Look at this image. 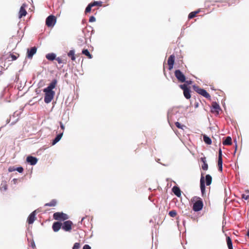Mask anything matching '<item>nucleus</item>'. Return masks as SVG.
Wrapping results in <instances>:
<instances>
[{"label": "nucleus", "mask_w": 249, "mask_h": 249, "mask_svg": "<svg viewBox=\"0 0 249 249\" xmlns=\"http://www.w3.org/2000/svg\"><path fill=\"white\" fill-rule=\"evenodd\" d=\"M57 80L53 79L47 87L44 89L43 91L45 93L44 102L46 104L50 103L53 98L55 92L53 89L55 87Z\"/></svg>", "instance_id": "nucleus-1"}, {"label": "nucleus", "mask_w": 249, "mask_h": 249, "mask_svg": "<svg viewBox=\"0 0 249 249\" xmlns=\"http://www.w3.org/2000/svg\"><path fill=\"white\" fill-rule=\"evenodd\" d=\"M193 89L195 91H196L198 94L201 95L203 97L208 98L210 99L211 96L210 94L207 92L206 90L203 89H201L199 87H198L197 86L194 85L193 86Z\"/></svg>", "instance_id": "nucleus-2"}, {"label": "nucleus", "mask_w": 249, "mask_h": 249, "mask_svg": "<svg viewBox=\"0 0 249 249\" xmlns=\"http://www.w3.org/2000/svg\"><path fill=\"white\" fill-rule=\"evenodd\" d=\"M86 30L83 29L82 31L81 35H80L77 39V44L79 46H83L87 43V39L86 37Z\"/></svg>", "instance_id": "nucleus-3"}, {"label": "nucleus", "mask_w": 249, "mask_h": 249, "mask_svg": "<svg viewBox=\"0 0 249 249\" xmlns=\"http://www.w3.org/2000/svg\"><path fill=\"white\" fill-rule=\"evenodd\" d=\"M56 21V18L53 15L49 16L46 19V25L49 27H53Z\"/></svg>", "instance_id": "nucleus-4"}, {"label": "nucleus", "mask_w": 249, "mask_h": 249, "mask_svg": "<svg viewBox=\"0 0 249 249\" xmlns=\"http://www.w3.org/2000/svg\"><path fill=\"white\" fill-rule=\"evenodd\" d=\"M203 207L202 200L200 198H198V199L194 203L193 209L195 212H198L202 209Z\"/></svg>", "instance_id": "nucleus-5"}, {"label": "nucleus", "mask_w": 249, "mask_h": 249, "mask_svg": "<svg viewBox=\"0 0 249 249\" xmlns=\"http://www.w3.org/2000/svg\"><path fill=\"white\" fill-rule=\"evenodd\" d=\"M175 75L177 79L180 82H185L186 77L184 74L179 70H177L175 71Z\"/></svg>", "instance_id": "nucleus-6"}, {"label": "nucleus", "mask_w": 249, "mask_h": 249, "mask_svg": "<svg viewBox=\"0 0 249 249\" xmlns=\"http://www.w3.org/2000/svg\"><path fill=\"white\" fill-rule=\"evenodd\" d=\"M73 223L71 220L63 221V231L70 232L72 229Z\"/></svg>", "instance_id": "nucleus-7"}, {"label": "nucleus", "mask_w": 249, "mask_h": 249, "mask_svg": "<svg viewBox=\"0 0 249 249\" xmlns=\"http://www.w3.org/2000/svg\"><path fill=\"white\" fill-rule=\"evenodd\" d=\"M62 228V223L59 221L54 222L52 225V229L54 232H57Z\"/></svg>", "instance_id": "nucleus-8"}, {"label": "nucleus", "mask_w": 249, "mask_h": 249, "mask_svg": "<svg viewBox=\"0 0 249 249\" xmlns=\"http://www.w3.org/2000/svg\"><path fill=\"white\" fill-rule=\"evenodd\" d=\"M36 210L34 211L28 216L27 221L29 224H32L36 220Z\"/></svg>", "instance_id": "nucleus-9"}, {"label": "nucleus", "mask_w": 249, "mask_h": 249, "mask_svg": "<svg viewBox=\"0 0 249 249\" xmlns=\"http://www.w3.org/2000/svg\"><path fill=\"white\" fill-rule=\"evenodd\" d=\"M37 159L32 156H28L26 158V161L31 165H35L37 162Z\"/></svg>", "instance_id": "nucleus-10"}, {"label": "nucleus", "mask_w": 249, "mask_h": 249, "mask_svg": "<svg viewBox=\"0 0 249 249\" xmlns=\"http://www.w3.org/2000/svg\"><path fill=\"white\" fill-rule=\"evenodd\" d=\"M10 58L12 59V61H14L16 60L18 58V56L13 53H10L8 57H6L5 56H2L0 57V65L2 64L4 60L6 59H9ZM0 66L2 67L1 65H0Z\"/></svg>", "instance_id": "nucleus-11"}, {"label": "nucleus", "mask_w": 249, "mask_h": 249, "mask_svg": "<svg viewBox=\"0 0 249 249\" xmlns=\"http://www.w3.org/2000/svg\"><path fill=\"white\" fill-rule=\"evenodd\" d=\"M37 48L36 47H32L30 50H27V56L28 58H32L33 56L36 53Z\"/></svg>", "instance_id": "nucleus-12"}, {"label": "nucleus", "mask_w": 249, "mask_h": 249, "mask_svg": "<svg viewBox=\"0 0 249 249\" xmlns=\"http://www.w3.org/2000/svg\"><path fill=\"white\" fill-rule=\"evenodd\" d=\"M175 57L173 54L171 55L168 58L167 63L169 66V70H171L173 68V66L175 63Z\"/></svg>", "instance_id": "nucleus-13"}, {"label": "nucleus", "mask_w": 249, "mask_h": 249, "mask_svg": "<svg viewBox=\"0 0 249 249\" xmlns=\"http://www.w3.org/2000/svg\"><path fill=\"white\" fill-rule=\"evenodd\" d=\"M25 4H23L20 8L18 15V18H21L23 16H25L27 13L25 9Z\"/></svg>", "instance_id": "nucleus-14"}, {"label": "nucleus", "mask_w": 249, "mask_h": 249, "mask_svg": "<svg viewBox=\"0 0 249 249\" xmlns=\"http://www.w3.org/2000/svg\"><path fill=\"white\" fill-rule=\"evenodd\" d=\"M200 189L201 192L202 194H203L205 193V179L203 175V174H201V177L200 178Z\"/></svg>", "instance_id": "nucleus-15"}, {"label": "nucleus", "mask_w": 249, "mask_h": 249, "mask_svg": "<svg viewBox=\"0 0 249 249\" xmlns=\"http://www.w3.org/2000/svg\"><path fill=\"white\" fill-rule=\"evenodd\" d=\"M62 137V132L59 133L52 140V145H54L57 143Z\"/></svg>", "instance_id": "nucleus-16"}, {"label": "nucleus", "mask_w": 249, "mask_h": 249, "mask_svg": "<svg viewBox=\"0 0 249 249\" xmlns=\"http://www.w3.org/2000/svg\"><path fill=\"white\" fill-rule=\"evenodd\" d=\"M172 190L174 194L178 197H180L181 196V191L178 187L175 186L172 188Z\"/></svg>", "instance_id": "nucleus-17"}, {"label": "nucleus", "mask_w": 249, "mask_h": 249, "mask_svg": "<svg viewBox=\"0 0 249 249\" xmlns=\"http://www.w3.org/2000/svg\"><path fill=\"white\" fill-rule=\"evenodd\" d=\"M220 110V107L219 105L216 102H213L212 103V112H213L214 111L217 112V113H219V110Z\"/></svg>", "instance_id": "nucleus-18"}, {"label": "nucleus", "mask_w": 249, "mask_h": 249, "mask_svg": "<svg viewBox=\"0 0 249 249\" xmlns=\"http://www.w3.org/2000/svg\"><path fill=\"white\" fill-rule=\"evenodd\" d=\"M53 218L55 220L61 221L62 220V212H56L54 213Z\"/></svg>", "instance_id": "nucleus-19"}, {"label": "nucleus", "mask_w": 249, "mask_h": 249, "mask_svg": "<svg viewBox=\"0 0 249 249\" xmlns=\"http://www.w3.org/2000/svg\"><path fill=\"white\" fill-rule=\"evenodd\" d=\"M46 58L50 61H53L56 58V54L53 53H49L46 55Z\"/></svg>", "instance_id": "nucleus-20"}, {"label": "nucleus", "mask_w": 249, "mask_h": 249, "mask_svg": "<svg viewBox=\"0 0 249 249\" xmlns=\"http://www.w3.org/2000/svg\"><path fill=\"white\" fill-rule=\"evenodd\" d=\"M68 56L71 58V60L74 61L75 60V50L74 49L70 50L68 53Z\"/></svg>", "instance_id": "nucleus-21"}, {"label": "nucleus", "mask_w": 249, "mask_h": 249, "mask_svg": "<svg viewBox=\"0 0 249 249\" xmlns=\"http://www.w3.org/2000/svg\"><path fill=\"white\" fill-rule=\"evenodd\" d=\"M231 138L230 136L227 137L225 140L223 141V144L225 145H231Z\"/></svg>", "instance_id": "nucleus-22"}, {"label": "nucleus", "mask_w": 249, "mask_h": 249, "mask_svg": "<svg viewBox=\"0 0 249 249\" xmlns=\"http://www.w3.org/2000/svg\"><path fill=\"white\" fill-rule=\"evenodd\" d=\"M57 204V200L55 199H52L50 202L44 204V207L49 206V207H53L55 206Z\"/></svg>", "instance_id": "nucleus-23"}, {"label": "nucleus", "mask_w": 249, "mask_h": 249, "mask_svg": "<svg viewBox=\"0 0 249 249\" xmlns=\"http://www.w3.org/2000/svg\"><path fill=\"white\" fill-rule=\"evenodd\" d=\"M226 241L229 249H233L232 241L229 236L226 237Z\"/></svg>", "instance_id": "nucleus-24"}, {"label": "nucleus", "mask_w": 249, "mask_h": 249, "mask_svg": "<svg viewBox=\"0 0 249 249\" xmlns=\"http://www.w3.org/2000/svg\"><path fill=\"white\" fill-rule=\"evenodd\" d=\"M190 92H191V90H190V89H186L185 90H184L183 91L184 96L186 99H189L191 98Z\"/></svg>", "instance_id": "nucleus-25"}, {"label": "nucleus", "mask_w": 249, "mask_h": 249, "mask_svg": "<svg viewBox=\"0 0 249 249\" xmlns=\"http://www.w3.org/2000/svg\"><path fill=\"white\" fill-rule=\"evenodd\" d=\"M205 178H206V184L207 186L210 185L211 184L212 181V177L210 175H207L206 176Z\"/></svg>", "instance_id": "nucleus-26"}, {"label": "nucleus", "mask_w": 249, "mask_h": 249, "mask_svg": "<svg viewBox=\"0 0 249 249\" xmlns=\"http://www.w3.org/2000/svg\"><path fill=\"white\" fill-rule=\"evenodd\" d=\"M203 141L207 144H211L212 143L211 139L206 135H203Z\"/></svg>", "instance_id": "nucleus-27"}, {"label": "nucleus", "mask_w": 249, "mask_h": 249, "mask_svg": "<svg viewBox=\"0 0 249 249\" xmlns=\"http://www.w3.org/2000/svg\"><path fill=\"white\" fill-rule=\"evenodd\" d=\"M82 53L88 56L89 58H92V55L89 53V50L88 49H84L82 50Z\"/></svg>", "instance_id": "nucleus-28"}, {"label": "nucleus", "mask_w": 249, "mask_h": 249, "mask_svg": "<svg viewBox=\"0 0 249 249\" xmlns=\"http://www.w3.org/2000/svg\"><path fill=\"white\" fill-rule=\"evenodd\" d=\"M0 189L1 190H4V191H6L7 189V185L6 183V182H2L1 184V186L0 187Z\"/></svg>", "instance_id": "nucleus-29"}, {"label": "nucleus", "mask_w": 249, "mask_h": 249, "mask_svg": "<svg viewBox=\"0 0 249 249\" xmlns=\"http://www.w3.org/2000/svg\"><path fill=\"white\" fill-rule=\"evenodd\" d=\"M91 3L93 7L95 6H101L102 2L101 1H95Z\"/></svg>", "instance_id": "nucleus-30"}, {"label": "nucleus", "mask_w": 249, "mask_h": 249, "mask_svg": "<svg viewBox=\"0 0 249 249\" xmlns=\"http://www.w3.org/2000/svg\"><path fill=\"white\" fill-rule=\"evenodd\" d=\"M92 5L91 4V3H89L88 4V5L87 6V7H86V9H85V13H89L91 11V8L92 7Z\"/></svg>", "instance_id": "nucleus-31"}, {"label": "nucleus", "mask_w": 249, "mask_h": 249, "mask_svg": "<svg viewBox=\"0 0 249 249\" xmlns=\"http://www.w3.org/2000/svg\"><path fill=\"white\" fill-rule=\"evenodd\" d=\"M169 215L171 217H174L176 216V215H177V212L175 210H172V211H171L169 212Z\"/></svg>", "instance_id": "nucleus-32"}, {"label": "nucleus", "mask_w": 249, "mask_h": 249, "mask_svg": "<svg viewBox=\"0 0 249 249\" xmlns=\"http://www.w3.org/2000/svg\"><path fill=\"white\" fill-rule=\"evenodd\" d=\"M23 168L21 166H19L16 168V171H18L19 173H22L23 172Z\"/></svg>", "instance_id": "nucleus-33"}, {"label": "nucleus", "mask_w": 249, "mask_h": 249, "mask_svg": "<svg viewBox=\"0 0 249 249\" xmlns=\"http://www.w3.org/2000/svg\"><path fill=\"white\" fill-rule=\"evenodd\" d=\"M196 13H195L194 12H191L189 14V15H188V18L189 19L193 18L196 17Z\"/></svg>", "instance_id": "nucleus-34"}, {"label": "nucleus", "mask_w": 249, "mask_h": 249, "mask_svg": "<svg viewBox=\"0 0 249 249\" xmlns=\"http://www.w3.org/2000/svg\"><path fill=\"white\" fill-rule=\"evenodd\" d=\"M180 88L183 89V90L184 91V90H185L186 89H189L188 87H187V84H184L183 85H180L179 86Z\"/></svg>", "instance_id": "nucleus-35"}, {"label": "nucleus", "mask_w": 249, "mask_h": 249, "mask_svg": "<svg viewBox=\"0 0 249 249\" xmlns=\"http://www.w3.org/2000/svg\"><path fill=\"white\" fill-rule=\"evenodd\" d=\"M173 112H169L168 113V119L169 120V119H174V115H173Z\"/></svg>", "instance_id": "nucleus-36"}, {"label": "nucleus", "mask_w": 249, "mask_h": 249, "mask_svg": "<svg viewBox=\"0 0 249 249\" xmlns=\"http://www.w3.org/2000/svg\"><path fill=\"white\" fill-rule=\"evenodd\" d=\"M80 248V243H75L72 247V249H79Z\"/></svg>", "instance_id": "nucleus-37"}, {"label": "nucleus", "mask_w": 249, "mask_h": 249, "mask_svg": "<svg viewBox=\"0 0 249 249\" xmlns=\"http://www.w3.org/2000/svg\"><path fill=\"white\" fill-rule=\"evenodd\" d=\"M175 125L178 128H180V129H183V127H184V125H182L179 122H177L175 123Z\"/></svg>", "instance_id": "nucleus-38"}, {"label": "nucleus", "mask_w": 249, "mask_h": 249, "mask_svg": "<svg viewBox=\"0 0 249 249\" xmlns=\"http://www.w3.org/2000/svg\"><path fill=\"white\" fill-rule=\"evenodd\" d=\"M208 168V164L206 163H204L202 165V169L203 170H207Z\"/></svg>", "instance_id": "nucleus-39"}, {"label": "nucleus", "mask_w": 249, "mask_h": 249, "mask_svg": "<svg viewBox=\"0 0 249 249\" xmlns=\"http://www.w3.org/2000/svg\"><path fill=\"white\" fill-rule=\"evenodd\" d=\"M16 171V168L14 166H10L8 168V171L9 172H12Z\"/></svg>", "instance_id": "nucleus-40"}, {"label": "nucleus", "mask_w": 249, "mask_h": 249, "mask_svg": "<svg viewBox=\"0 0 249 249\" xmlns=\"http://www.w3.org/2000/svg\"><path fill=\"white\" fill-rule=\"evenodd\" d=\"M59 64H61V63H62V58H61V57H56V58L55 59Z\"/></svg>", "instance_id": "nucleus-41"}, {"label": "nucleus", "mask_w": 249, "mask_h": 249, "mask_svg": "<svg viewBox=\"0 0 249 249\" xmlns=\"http://www.w3.org/2000/svg\"><path fill=\"white\" fill-rule=\"evenodd\" d=\"M222 158L218 159V166H222Z\"/></svg>", "instance_id": "nucleus-42"}, {"label": "nucleus", "mask_w": 249, "mask_h": 249, "mask_svg": "<svg viewBox=\"0 0 249 249\" xmlns=\"http://www.w3.org/2000/svg\"><path fill=\"white\" fill-rule=\"evenodd\" d=\"M218 158H222V153L221 148H219L218 150Z\"/></svg>", "instance_id": "nucleus-43"}, {"label": "nucleus", "mask_w": 249, "mask_h": 249, "mask_svg": "<svg viewBox=\"0 0 249 249\" xmlns=\"http://www.w3.org/2000/svg\"><path fill=\"white\" fill-rule=\"evenodd\" d=\"M96 20L94 16H91L89 19V22H92Z\"/></svg>", "instance_id": "nucleus-44"}, {"label": "nucleus", "mask_w": 249, "mask_h": 249, "mask_svg": "<svg viewBox=\"0 0 249 249\" xmlns=\"http://www.w3.org/2000/svg\"><path fill=\"white\" fill-rule=\"evenodd\" d=\"M242 197L245 200H248L249 199V195H246L245 194H242Z\"/></svg>", "instance_id": "nucleus-45"}, {"label": "nucleus", "mask_w": 249, "mask_h": 249, "mask_svg": "<svg viewBox=\"0 0 249 249\" xmlns=\"http://www.w3.org/2000/svg\"><path fill=\"white\" fill-rule=\"evenodd\" d=\"M69 218V216L66 214L63 213V221H65V220L68 219Z\"/></svg>", "instance_id": "nucleus-46"}, {"label": "nucleus", "mask_w": 249, "mask_h": 249, "mask_svg": "<svg viewBox=\"0 0 249 249\" xmlns=\"http://www.w3.org/2000/svg\"><path fill=\"white\" fill-rule=\"evenodd\" d=\"M83 249H91L89 245H85Z\"/></svg>", "instance_id": "nucleus-47"}, {"label": "nucleus", "mask_w": 249, "mask_h": 249, "mask_svg": "<svg viewBox=\"0 0 249 249\" xmlns=\"http://www.w3.org/2000/svg\"><path fill=\"white\" fill-rule=\"evenodd\" d=\"M31 247H32L33 248L36 247L35 243L33 240L31 242Z\"/></svg>", "instance_id": "nucleus-48"}, {"label": "nucleus", "mask_w": 249, "mask_h": 249, "mask_svg": "<svg viewBox=\"0 0 249 249\" xmlns=\"http://www.w3.org/2000/svg\"><path fill=\"white\" fill-rule=\"evenodd\" d=\"M201 161L204 163L206 162V158L205 157H202L200 158Z\"/></svg>", "instance_id": "nucleus-49"}, {"label": "nucleus", "mask_w": 249, "mask_h": 249, "mask_svg": "<svg viewBox=\"0 0 249 249\" xmlns=\"http://www.w3.org/2000/svg\"><path fill=\"white\" fill-rule=\"evenodd\" d=\"M184 82L186 84H187V85H188L191 84L192 83V81L191 80H187V81L185 80V82Z\"/></svg>", "instance_id": "nucleus-50"}, {"label": "nucleus", "mask_w": 249, "mask_h": 249, "mask_svg": "<svg viewBox=\"0 0 249 249\" xmlns=\"http://www.w3.org/2000/svg\"><path fill=\"white\" fill-rule=\"evenodd\" d=\"M12 182H13L14 183V184H16L17 183V182H18V179L14 178L12 180Z\"/></svg>", "instance_id": "nucleus-51"}, {"label": "nucleus", "mask_w": 249, "mask_h": 249, "mask_svg": "<svg viewBox=\"0 0 249 249\" xmlns=\"http://www.w3.org/2000/svg\"><path fill=\"white\" fill-rule=\"evenodd\" d=\"M234 142H235V151H234V155H235V153H236V149H237V142H236V140H235L234 141Z\"/></svg>", "instance_id": "nucleus-52"}, {"label": "nucleus", "mask_w": 249, "mask_h": 249, "mask_svg": "<svg viewBox=\"0 0 249 249\" xmlns=\"http://www.w3.org/2000/svg\"><path fill=\"white\" fill-rule=\"evenodd\" d=\"M19 115V113H18L17 111H16L14 113V114H13V117H15V116H18Z\"/></svg>", "instance_id": "nucleus-53"}, {"label": "nucleus", "mask_w": 249, "mask_h": 249, "mask_svg": "<svg viewBox=\"0 0 249 249\" xmlns=\"http://www.w3.org/2000/svg\"><path fill=\"white\" fill-rule=\"evenodd\" d=\"M218 166L219 171L221 172L222 171V166Z\"/></svg>", "instance_id": "nucleus-54"}, {"label": "nucleus", "mask_w": 249, "mask_h": 249, "mask_svg": "<svg viewBox=\"0 0 249 249\" xmlns=\"http://www.w3.org/2000/svg\"><path fill=\"white\" fill-rule=\"evenodd\" d=\"M59 124H60V127L61 129H62V126H63V124H62V122H59Z\"/></svg>", "instance_id": "nucleus-55"}, {"label": "nucleus", "mask_w": 249, "mask_h": 249, "mask_svg": "<svg viewBox=\"0 0 249 249\" xmlns=\"http://www.w3.org/2000/svg\"><path fill=\"white\" fill-rule=\"evenodd\" d=\"M10 121V120L9 119H7L6 120V124H8Z\"/></svg>", "instance_id": "nucleus-56"}, {"label": "nucleus", "mask_w": 249, "mask_h": 249, "mask_svg": "<svg viewBox=\"0 0 249 249\" xmlns=\"http://www.w3.org/2000/svg\"><path fill=\"white\" fill-rule=\"evenodd\" d=\"M247 236L249 237V229H248V232H247Z\"/></svg>", "instance_id": "nucleus-57"}, {"label": "nucleus", "mask_w": 249, "mask_h": 249, "mask_svg": "<svg viewBox=\"0 0 249 249\" xmlns=\"http://www.w3.org/2000/svg\"><path fill=\"white\" fill-rule=\"evenodd\" d=\"M194 12L196 13V15L197 14H198L199 12V10H197V11H194Z\"/></svg>", "instance_id": "nucleus-58"}, {"label": "nucleus", "mask_w": 249, "mask_h": 249, "mask_svg": "<svg viewBox=\"0 0 249 249\" xmlns=\"http://www.w3.org/2000/svg\"><path fill=\"white\" fill-rule=\"evenodd\" d=\"M85 219V217H83L80 221V223H82V222H83V221L84 220V219Z\"/></svg>", "instance_id": "nucleus-59"}, {"label": "nucleus", "mask_w": 249, "mask_h": 249, "mask_svg": "<svg viewBox=\"0 0 249 249\" xmlns=\"http://www.w3.org/2000/svg\"><path fill=\"white\" fill-rule=\"evenodd\" d=\"M14 124V123H11V125H13V124Z\"/></svg>", "instance_id": "nucleus-60"}, {"label": "nucleus", "mask_w": 249, "mask_h": 249, "mask_svg": "<svg viewBox=\"0 0 249 249\" xmlns=\"http://www.w3.org/2000/svg\"><path fill=\"white\" fill-rule=\"evenodd\" d=\"M198 107V104L196 105V107Z\"/></svg>", "instance_id": "nucleus-61"}]
</instances>
